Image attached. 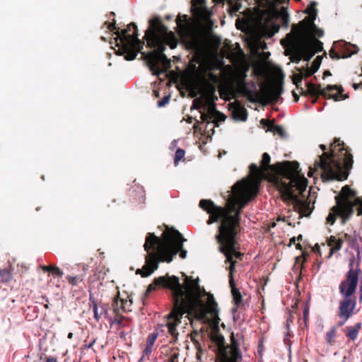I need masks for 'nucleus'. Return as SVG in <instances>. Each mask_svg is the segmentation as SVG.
<instances>
[{"label":"nucleus","mask_w":362,"mask_h":362,"mask_svg":"<svg viewBox=\"0 0 362 362\" xmlns=\"http://www.w3.org/2000/svg\"><path fill=\"white\" fill-rule=\"evenodd\" d=\"M157 287V285L155 283V281H153V282L152 284H151L148 286V288H147V292H151V291H153Z\"/></svg>","instance_id":"obj_35"},{"label":"nucleus","mask_w":362,"mask_h":362,"mask_svg":"<svg viewBox=\"0 0 362 362\" xmlns=\"http://www.w3.org/2000/svg\"><path fill=\"white\" fill-rule=\"evenodd\" d=\"M46 362H57V360L56 358L50 356L47 358Z\"/></svg>","instance_id":"obj_39"},{"label":"nucleus","mask_w":362,"mask_h":362,"mask_svg":"<svg viewBox=\"0 0 362 362\" xmlns=\"http://www.w3.org/2000/svg\"><path fill=\"white\" fill-rule=\"evenodd\" d=\"M166 288L173 291L174 298V307L168 315L166 324L173 337L177 335L176 327L184 314L205 322L216 320L218 312L214 297L202 290L197 281L186 277L185 286H182L179 279L173 276L168 277Z\"/></svg>","instance_id":"obj_2"},{"label":"nucleus","mask_w":362,"mask_h":362,"mask_svg":"<svg viewBox=\"0 0 362 362\" xmlns=\"http://www.w3.org/2000/svg\"><path fill=\"white\" fill-rule=\"evenodd\" d=\"M361 270L358 267H354V262L350 263V269L346 274V279L341 281L339 290L344 297H351L356 289L358 281L361 279Z\"/></svg>","instance_id":"obj_10"},{"label":"nucleus","mask_w":362,"mask_h":362,"mask_svg":"<svg viewBox=\"0 0 362 362\" xmlns=\"http://www.w3.org/2000/svg\"><path fill=\"white\" fill-rule=\"evenodd\" d=\"M360 300H362V284L360 286Z\"/></svg>","instance_id":"obj_42"},{"label":"nucleus","mask_w":362,"mask_h":362,"mask_svg":"<svg viewBox=\"0 0 362 362\" xmlns=\"http://www.w3.org/2000/svg\"><path fill=\"white\" fill-rule=\"evenodd\" d=\"M220 119H223V120L224 119L223 115H220Z\"/></svg>","instance_id":"obj_45"},{"label":"nucleus","mask_w":362,"mask_h":362,"mask_svg":"<svg viewBox=\"0 0 362 362\" xmlns=\"http://www.w3.org/2000/svg\"><path fill=\"white\" fill-rule=\"evenodd\" d=\"M355 306V299H352L350 297H344V299L341 302L339 306V317L343 320L341 325L344 324V322L351 317Z\"/></svg>","instance_id":"obj_12"},{"label":"nucleus","mask_w":362,"mask_h":362,"mask_svg":"<svg viewBox=\"0 0 362 362\" xmlns=\"http://www.w3.org/2000/svg\"><path fill=\"white\" fill-rule=\"evenodd\" d=\"M185 155V152L184 150L180 148L176 151L175 155V158H174V162H175V165H177L180 160H181L182 159L184 158Z\"/></svg>","instance_id":"obj_27"},{"label":"nucleus","mask_w":362,"mask_h":362,"mask_svg":"<svg viewBox=\"0 0 362 362\" xmlns=\"http://www.w3.org/2000/svg\"><path fill=\"white\" fill-rule=\"evenodd\" d=\"M95 339H93V340L91 341V343H90L88 345H87V346H86V347H87L88 349L91 348V347L93 346V345L95 344Z\"/></svg>","instance_id":"obj_41"},{"label":"nucleus","mask_w":362,"mask_h":362,"mask_svg":"<svg viewBox=\"0 0 362 362\" xmlns=\"http://www.w3.org/2000/svg\"><path fill=\"white\" fill-rule=\"evenodd\" d=\"M343 240L340 238H337L334 235H331L327 240V245L330 248L328 257H330L334 252L339 251L342 246Z\"/></svg>","instance_id":"obj_19"},{"label":"nucleus","mask_w":362,"mask_h":362,"mask_svg":"<svg viewBox=\"0 0 362 362\" xmlns=\"http://www.w3.org/2000/svg\"><path fill=\"white\" fill-rule=\"evenodd\" d=\"M264 15L262 16L259 24L266 30L265 34L268 35L269 36H272L274 33L278 31V28L274 25L272 21L274 16V12L272 9H269V12L266 14L267 16L265 18V22L262 23V21L264 18Z\"/></svg>","instance_id":"obj_17"},{"label":"nucleus","mask_w":362,"mask_h":362,"mask_svg":"<svg viewBox=\"0 0 362 362\" xmlns=\"http://www.w3.org/2000/svg\"><path fill=\"white\" fill-rule=\"evenodd\" d=\"M233 114L240 119L245 120L246 119L245 110L240 105L235 107Z\"/></svg>","instance_id":"obj_24"},{"label":"nucleus","mask_w":362,"mask_h":362,"mask_svg":"<svg viewBox=\"0 0 362 362\" xmlns=\"http://www.w3.org/2000/svg\"><path fill=\"white\" fill-rule=\"evenodd\" d=\"M117 37L115 46L117 47L116 52L119 54H125V59L132 60L135 59L138 52L142 48L141 43L137 40L136 26L131 23L127 29L122 31L121 34L116 33Z\"/></svg>","instance_id":"obj_9"},{"label":"nucleus","mask_w":362,"mask_h":362,"mask_svg":"<svg viewBox=\"0 0 362 362\" xmlns=\"http://www.w3.org/2000/svg\"><path fill=\"white\" fill-rule=\"evenodd\" d=\"M109 272L108 269H105V267H103L99 272H98V278L100 279L104 280L105 276H106L107 273Z\"/></svg>","instance_id":"obj_32"},{"label":"nucleus","mask_w":362,"mask_h":362,"mask_svg":"<svg viewBox=\"0 0 362 362\" xmlns=\"http://www.w3.org/2000/svg\"><path fill=\"white\" fill-rule=\"evenodd\" d=\"M297 209L305 215L309 213V209L307 204L304 202H298L296 205Z\"/></svg>","instance_id":"obj_28"},{"label":"nucleus","mask_w":362,"mask_h":362,"mask_svg":"<svg viewBox=\"0 0 362 362\" xmlns=\"http://www.w3.org/2000/svg\"><path fill=\"white\" fill-rule=\"evenodd\" d=\"M240 3L238 1H230L228 9L230 15H233L236 12H238L240 10Z\"/></svg>","instance_id":"obj_25"},{"label":"nucleus","mask_w":362,"mask_h":362,"mask_svg":"<svg viewBox=\"0 0 362 362\" xmlns=\"http://www.w3.org/2000/svg\"><path fill=\"white\" fill-rule=\"evenodd\" d=\"M238 226L233 218L226 219L221 222L218 228V234L216 235V240L219 244V250L222 252L226 261L230 263V284L231 293L235 304L242 301V296L239 291L235 288L233 279V273L235 271V261L234 258L240 259L242 254L238 251V247L235 240Z\"/></svg>","instance_id":"obj_8"},{"label":"nucleus","mask_w":362,"mask_h":362,"mask_svg":"<svg viewBox=\"0 0 362 362\" xmlns=\"http://www.w3.org/2000/svg\"><path fill=\"white\" fill-rule=\"evenodd\" d=\"M156 338H157V334H154V333L151 334V335H149L148 337L147 340H146V344H147L148 348L150 349L153 345Z\"/></svg>","instance_id":"obj_29"},{"label":"nucleus","mask_w":362,"mask_h":362,"mask_svg":"<svg viewBox=\"0 0 362 362\" xmlns=\"http://www.w3.org/2000/svg\"><path fill=\"white\" fill-rule=\"evenodd\" d=\"M315 14L305 18L299 24L293 27L281 43L286 46V52L291 62L298 63L301 59L309 60L316 52L322 50V43L317 37L324 35V31L314 24Z\"/></svg>","instance_id":"obj_5"},{"label":"nucleus","mask_w":362,"mask_h":362,"mask_svg":"<svg viewBox=\"0 0 362 362\" xmlns=\"http://www.w3.org/2000/svg\"><path fill=\"white\" fill-rule=\"evenodd\" d=\"M178 356V354L175 353L170 358V362H179Z\"/></svg>","instance_id":"obj_37"},{"label":"nucleus","mask_w":362,"mask_h":362,"mask_svg":"<svg viewBox=\"0 0 362 362\" xmlns=\"http://www.w3.org/2000/svg\"><path fill=\"white\" fill-rule=\"evenodd\" d=\"M196 15L197 17L202 20L205 21L207 23H209V19L211 16V13L206 8L201 6H199L196 11Z\"/></svg>","instance_id":"obj_22"},{"label":"nucleus","mask_w":362,"mask_h":362,"mask_svg":"<svg viewBox=\"0 0 362 362\" xmlns=\"http://www.w3.org/2000/svg\"><path fill=\"white\" fill-rule=\"evenodd\" d=\"M167 280H168V278L161 276V277H158V278L155 279L154 281L156 284L157 286H159V285H161V286H163L166 288Z\"/></svg>","instance_id":"obj_30"},{"label":"nucleus","mask_w":362,"mask_h":362,"mask_svg":"<svg viewBox=\"0 0 362 362\" xmlns=\"http://www.w3.org/2000/svg\"><path fill=\"white\" fill-rule=\"evenodd\" d=\"M240 357L238 350V344L234 340L233 334L231 336V343L221 353V362H237Z\"/></svg>","instance_id":"obj_11"},{"label":"nucleus","mask_w":362,"mask_h":362,"mask_svg":"<svg viewBox=\"0 0 362 362\" xmlns=\"http://www.w3.org/2000/svg\"><path fill=\"white\" fill-rule=\"evenodd\" d=\"M249 46L253 54H255L259 49H266L267 47L266 44L262 42L259 39H253L250 40Z\"/></svg>","instance_id":"obj_21"},{"label":"nucleus","mask_w":362,"mask_h":362,"mask_svg":"<svg viewBox=\"0 0 362 362\" xmlns=\"http://www.w3.org/2000/svg\"><path fill=\"white\" fill-rule=\"evenodd\" d=\"M253 71L257 76H269L272 71L273 66L266 60H259L253 64Z\"/></svg>","instance_id":"obj_16"},{"label":"nucleus","mask_w":362,"mask_h":362,"mask_svg":"<svg viewBox=\"0 0 362 362\" xmlns=\"http://www.w3.org/2000/svg\"><path fill=\"white\" fill-rule=\"evenodd\" d=\"M274 2L277 3L279 0H272Z\"/></svg>","instance_id":"obj_47"},{"label":"nucleus","mask_w":362,"mask_h":362,"mask_svg":"<svg viewBox=\"0 0 362 362\" xmlns=\"http://www.w3.org/2000/svg\"><path fill=\"white\" fill-rule=\"evenodd\" d=\"M361 328V324L360 322L356 324L354 326L349 327L346 328V335L351 341H355L357 337L358 332Z\"/></svg>","instance_id":"obj_20"},{"label":"nucleus","mask_w":362,"mask_h":362,"mask_svg":"<svg viewBox=\"0 0 362 362\" xmlns=\"http://www.w3.org/2000/svg\"><path fill=\"white\" fill-rule=\"evenodd\" d=\"M93 312H94V317L95 318L96 320H99V315H98V307L96 305H95L93 306Z\"/></svg>","instance_id":"obj_36"},{"label":"nucleus","mask_w":362,"mask_h":362,"mask_svg":"<svg viewBox=\"0 0 362 362\" xmlns=\"http://www.w3.org/2000/svg\"><path fill=\"white\" fill-rule=\"evenodd\" d=\"M343 91L341 87L334 85H329L320 90V93L329 98L339 100Z\"/></svg>","instance_id":"obj_18"},{"label":"nucleus","mask_w":362,"mask_h":362,"mask_svg":"<svg viewBox=\"0 0 362 362\" xmlns=\"http://www.w3.org/2000/svg\"><path fill=\"white\" fill-rule=\"evenodd\" d=\"M145 37L147 45L156 48L146 55L151 69L156 74L167 69L170 62L163 54V51L165 49V45H168L171 49L177 47V40L174 33L168 31L167 28L160 22L152 21Z\"/></svg>","instance_id":"obj_6"},{"label":"nucleus","mask_w":362,"mask_h":362,"mask_svg":"<svg viewBox=\"0 0 362 362\" xmlns=\"http://www.w3.org/2000/svg\"><path fill=\"white\" fill-rule=\"evenodd\" d=\"M308 313H309L308 308H305V310H304V313H303L304 314V319H305V321L308 320Z\"/></svg>","instance_id":"obj_40"},{"label":"nucleus","mask_w":362,"mask_h":362,"mask_svg":"<svg viewBox=\"0 0 362 362\" xmlns=\"http://www.w3.org/2000/svg\"><path fill=\"white\" fill-rule=\"evenodd\" d=\"M331 153H322L319 160L309 168L308 176L311 177L315 172L322 170V175L329 179H340L342 168L346 171L352 168L353 157L343 141L335 139L331 144Z\"/></svg>","instance_id":"obj_7"},{"label":"nucleus","mask_w":362,"mask_h":362,"mask_svg":"<svg viewBox=\"0 0 362 362\" xmlns=\"http://www.w3.org/2000/svg\"><path fill=\"white\" fill-rule=\"evenodd\" d=\"M353 88H354L355 90H357L358 88H361V89H362V83H354V84H353Z\"/></svg>","instance_id":"obj_38"},{"label":"nucleus","mask_w":362,"mask_h":362,"mask_svg":"<svg viewBox=\"0 0 362 362\" xmlns=\"http://www.w3.org/2000/svg\"><path fill=\"white\" fill-rule=\"evenodd\" d=\"M111 27H113V25H110V26H109V29H110L111 30H112V28Z\"/></svg>","instance_id":"obj_46"},{"label":"nucleus","mask_w":362,"mask_h":362,"mask_svg":"<svg viewBox=\"0 0 362 362\" xmlns=\"http://www.w3.org/2000/svg\"><path fill=\"white\" fill-rule=\"evenodd\" d=\"M235 69L227 66L221 72L220 77L214 75L211 72L205 74L204 77L198 79L195 84V88L200 97L193 102V107L199 109L202 106H206L209 113L214 110V86L212 83L219 82L218 90L221 98L230 100L235 90L242 91L244 88V73L248 70V64L243 53H237L236 59H233Z\"/></svg>","instance_id":"obj_3"},{"label":"nucleus","mask_w":362,"mask_h":362,"mask_svg":"<svg viewBox=\"0 0 362 362\" xmlns=\"http://www.w3.org/2000/svg\"><path fill=\"white\" fill-rule=\"evenodd\" d=\"M259 94L264 100H271L277 95L276 86L269 81H265L260 86Z\"/></svg>","instance_id":"obj_15"},{"label":"nucleus","mask_w":362,"mask_h":362,"mask_svg":"<svg viewBox=\"0 0 362 362\" xmlns=\"http://www.w3.org/2000/svg\"><path fill=\"white\" fill-rule=\"evenodd\" d=\"M271 131H272L274 134H278L281 136H283L284 134V129L281 126H274Z\"/></svg>","instance_id":"obj_31"},{"label":"nucleus","mask_w":362,"mask_h":362,"mask_svg":"<svg viewBox=\"0 0 362 362\" xmlns=\"http://www.w3.org/2000/svg\"><path fill=\"white\" fill-rule=\"evenodd\" d=\"M321 64V58L317 56L312 62L310 66L306 68L298 69V73L294 74V80L296 83L300 81L303 77H308L315 74L320 68Z\"/></svg>","instance_id":"obj_14"},{"label":"nucleus","mask_w":362,"mask_h":362,"mask_svg":"<svg viewBox=\"0 0 362 362\" xmlns=\"http://www.w3.org/2000/svg\"><path fill=\"white\" fill-rule=\"evenodd\" d=\"M66 278L70 284H71L73 286H75L77 284L78 281V278L77 276H68Z\"/></svg>","instance_id":"obj_33"},{"label":"nucleus","mask_w":362,"mask_h":362,"mask_svg":"<svg viewBox=\"0 0 362 362\" xmlns=\"http://www.w3.org/2000/svg\"><path fill=\"white\" fill-rule=\"evenodd\" d=\"M185 241L186 239L182 238L181 233L173 229L165 230L160 238L149 234L144 245L147 252L145 264L141 269H138L136 274L142 277L150 276L158 269L159 261L170 262L178 252H180V257L185 259L187 256V251L182 249Z\"/></svg>","instance_id":"obj_4"},{"label":"nucleus","mask_w":362,"mask_h":362,"mask_svg":"<svg viewBox=\"0 0 362 362\" xmlns=\"http://www.w3.org/2000/svg\"><path fill=\"white\" fill-rule=\"evenodd\" d=\"M181 35H183L182 31ZM187 43V47L196 51L201 50L204 45V37L201 34L190 31L188 36H182Z\"/></svg>","instance_id":"obj_13"},{"label":"nucleus","mask_w":362,"mask_h":362,"mask_svg":"<svg viewBox=\"0 0 362 362\" xmlns=\"http://www.w3.org/2000/svg\"><path fill=\"white\" fill-rule=\"evenodd\" d=\"M320 148H321V149H322V150H323V151H325V150L326 149L325 146V145H323V144L320 145Z\"/></svg>","instance_id":"obj_43"},{"label":"nucleus","mask_w":362,"mask_h":362,"mask_svg":"<svg viewBox=\"0 0 362 362\" xmlns=\"http://www.w3.org/2000/svg\"><path fill=\"white\" fill-rule=\"evenodd\" d=\"M336 337V329L332 328L330 331L327 333L326 341L328 344H332L334 341Z\"/></svg>","instance_id":"obj_26"},{"label":"nucleus","mask_w":362,"mask_h":362,"mask_svg":"<svg viewBox=\"0 0 362 362\" xmlns=\"http://www.w3.org/2000/svg\"><path fill=\"white\" fill-rule=\"evenodd\" d=\"M170 100V96L169 95H167V96H165L162 100L159 101L158 103V105L159 107H163L165 105H166L167 103H168Z\"/></svg>","instance_id":"obj_34"},{"label":"nucleus","mask_w":362,"mask_h":362,"mask_svg":"<svg viewBox=\"0 0 362 362\" xmlns=\"http://www.w3.org/2000/svg\"><path fill=\"white\" fill-rule=\"evenodd\" d=\"M42 269L44 272H50L57 276L62 277L64 274L59 267L56 266H42Z\"/></svg>","instance_id":"obj_23"},{"label":"nucleus","mask_w":362,"mask_h":362,"mask_svg":"<svg viewBox=\"0 0 362 362\" xmlns=\"http://www.w3.org/2000/svg\"><path fill=\"white\" fill-rule=\"evenodd\" d=\"M73 337V334L71 332H70L69 334H68V338L69 339H71Z\"/></svg>","instance_id":"obj_44"},{"label":"nucleus","mask_w":362,"mask_h":362,"mask_svg":"<svg viewBox=\"0 0 362 362\" xmlns=\"http://www.w3.org/2000/svg\"><path fill=\"white\" fill-rule=\"evenodd\" d=\"M269 162V155L264 153L260 167L252 165L250 175L233 187L232 194L225 208L215 206L210 200H201L199 206L210 215L207 223L233 218L239 226L241 209L256 194L263 178L275 185L284 200L296 199L306 189L308 181L300 174L298 163L286 161L270 165Z\"/></svg>","instance_id":"obj_1"}]
</instances>
